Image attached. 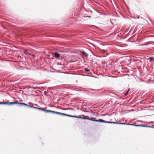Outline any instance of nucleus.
Masks as SVG:
<instances>
[{
	"instance_id": "nucleus-1",
	"label": "nucleus",
	"mask_w": 154,
	"mask_h": 154,
	"mask_svg": "<svg viewBox=\"0 0 154 154\" xmlns=\"http://www.w3.org/2000/svg\"><path fill=\"white\" fill-rule=\"evenodd\" d=\"M31 106V107H33L35 109L42 110L44 111H45V112H50V113H55V114H59V115H61L62 116H69V115H68V114H64V113H62L61 112H57L54 111H53L45 109H43L42 108H38V107H34V106ZM71 117H72V116H71Z\"/></svg>"
},
{
	"instance_id": "nucleus-2",
	"label": "nucleus",
	"mask_w": 154,
	"mask_h": 154,
	"mask_svg": "<svg viewBox=\"0 0 154 154\" xmlns=\"http://www.w3.org/2000/svg\"><path fill=\"white\" fill-rule=\"evenodd\" d=\"M0 104H6L8 105H12L15 104H17L19 105L20 106H21L22 105H24L25 106H26L27 107H31L28 104H27L25 103H18V102H9V103H7V102H5V103H0Z\"/></svg>"
},
{
	"instance_id": "nucleus-3",
	"label": "nucleus",
	"mask_w": 154,
	"mask_h": 154,
	"mask_svg": "<svg viewBox=\"0 0 154 154\" xmlns=\"http://www.w3.org/2000/svg\"><path fill=\"white\" fill-rule=\"evenodd\" d=\"M69 115V116H73V117L70 116V117H73V118H81V119H86L87 117L86 116H84V115H82V116H84V118H82V117H80L79 116H71V115Z\"/></svg>"
},
{
	"instance_id": "nucleus-4",
	"label": "nucleus",
	"mask_w": 154,
	"mask_h": 154,
	"mask_svg": "<svg viewBox=\"0 0 154 154\" xmlns=\"http://www.w3.org/2000/svg\"><path fill=\"white\" fill-rule=\"evenodd\" d=\"M54 55L56 58H58L60 57V54L58 52H55L54 54Z\"/></svg>"
},
{
	"instance_id": "nucleus-5",
	"label": "nucleus",
	"mask_w": 154,
	"mask_h": 154,
	"mask_svg": "<svg viewBox=\"0 0 154 154\" xmlns=\"http://www.w3.org/2000/svg\"><path fill=\"white\" fill-rule=\"evenodd\" d=\"M96 122H105L104 120L102 119H99L98 120H96Z\"/></svg>"
},
{
	"instance_id": "nucleus-6",
	"label": "nucleus",
	"mask_w": 154,
	"mask_h": 154,
	"mask_svg": "<svg viewBox=\"0 0 154 154\" xmlns=\"http://www.w3.org/2000/svg\"><path fill=\"white\" fill-rule=\"evenodd\" d=\"M90 120L92 121H96V118H93V117H92V118H91L90 119Z\"/></svg>"
},
{
	"instance_id": "nucleus-7",
	"label": "nucleus",
	"mask_w": 154,
	"mask_h": 154,
	"mask_svg": "<svg viewBox=\"0 0 154 154\" xmlns=\"http://www.w3.org/2000/svg\"><path fill=\"white\" fill-rule=\"evenodd\" d=\"M83 54L85 55V56H87V54L86 52H84V51H83L82 52Z\"/></svg>"
},
{
	"instance_id": "nucleus-8",
	"label": "nucleus",
	"mask_w": 154,
	"mask_h": 154,
	"mask_svg": "<svg viewBox=\"0 0 154 154\" xmlns=\"http://www.w3.org/2000/svg\"><path fill=\"white\" fill-rule=\"evenodd\" d=\"M149 59L150 60V62H151L153 60V58L152 57H150L149 58Z\"/></svg>"
},
{
	"instance_id": "nucleus-9",
	"label": "nucleus",
	"mask_w": 154,
	"mask_h": 154,
	"mask_svg": "<svg viewBox=\"0 0 154 154\" xmlns=\"http://www.w3.org/2000/svg\"><path fill=\"white\" fill-rule=\"evenodd\" d=\"M85 71L87 72H88L89 71V69H88L87 68H85Z\"/></svg>"
},
{
	"instance_id": "nucleus-10",
	"label": "nucleus",
	"mask_w": 154,
	"mask_h": 154,
	"mask_svg": "<svg viewBox=\"0 0 154 154\" xmlns=\"http://www.w3.org/2000/svg\"><path fill=\"white\" fill-rule=\"evenodd\" d=\"M90 118H89V116H87V118H86V119L89 120H90Z\"/></svg>"
},
{
	"instance_id": "nucleus-11",
	"label": "nucleus",
	"mask_w": 154,
	"mask_h": 154,
	"mask_svg": "<svg viewBox=\"0 0 154 154\" xmlns=\"http://www.w3.org/2000/svg\"><path fill=\"white\" fill-rule=\"evenodd\" d=\"M130 88L128 89V91H127V92H128H128H129V91H130Z\"/></svg>"
},
{
	"instance_id": "nucleus-12",
	"label": "nucleus",
	"mask_w": 154,
	"mask_h": 154,
	"mask_svg": "<svg viewBox=\"0 0 154 154\" xmlns=\"http://www.w3.org/2000/svg\"><path fill=\"white\" fill-rule=\"evenodd\" d=\"M130 88L128 89V91H127V92H128H128H129V91H130Z\"/></svg>"
},
{
	"instance_id": "nucleus-13",
	"label": "nucleus",
	"mask_w": 154,
	"mask_h": 154,
	"mask_svg": "<svg viewBox=\"0 0 154 154\" xmlns=\"http://www.w3.org/2000/svg\"><path fill=\"white\" fill-rule=\"evenodd\" d=\"M130 88L128 89V91H127V92H128H128H129V91H130Z\"/></svg>"
},
{
	"instance_id": "nucleus-14",
	"label": "nucleus",
	"mask_w": 154,
	"mask_h": 154,
	"mask_svg": "<svg viewBox=\"0 0 154 154\" xmlns=\"http://www.w3.org/2000/svg\"><path fill=\"white\" fill-rule=\"evenodd\" d=\"M130 88L128 89V91H127V92H128H128H129V91H130Z\"/></svg>"
},
{
	"instance_id": "nucleus-15",
	"label": "nucleus",
	"mask_w": 154,
	"mask_h": 154,
	"mask_svg": "<svg viewBox=\"0 0 154 154\" xmlns=\"http://www.w3.org/2000/svg\"><path fill=\"white\" fill-rule=\"evenodd\" d=\"M134 125V126H140V125Z\"/></svg>"
},
{
	"instance_id": "nucleus-16",
	"label": "nucleus",
	"mask_w": 154,
	"mask_h": 154,
	"mask_svg": "<svg viewBox=\"0 0 154 154\" xmlns=\"http://www.w3.org/2000/svg\"><path fill=\"white\" fill-rule=\"evenodd\" d=\"M128 94V92H126V93L125 94V96H126V95H127Z\"/></svg>"
},
{
	"instance_id": "nucleus-17",
	"label": "nucleus",
	"mask_w": 154,
	"mask_h": 154,
	"mask_svg": "<svg viewBox=\"0 0 154 154\" xmlns=\"http://www.w3.org/2000/svg\"><path fill=\"white\" fill-rule=\"evenodd\" d=\"M26 54H30H30L29 53H27V52H26Z\"/></svg>"
},
{
	"instance_id": "nucleus-18",
	"label": "nucleus",
	"mask_w": 154,
	"mask_h": 154,
	"mask_svg": "<svg viewBox=\"0 0 154 154\" xmlns=\"http://www.w3.org/2000/svg\"><path fill=\"white\" fill-rule=\"evenodd\" d=\"M29 104H30V105H31V103H30V102H29Z\"/></svg>"
},
{
	"instance_id": "nucleus-19",
	"label": "nucleus",
	"mask_w": 154,
	"mask_h": 154,
	"mask_svg": "<svg viewBox=\"0 0 154 154\" xmlns=\"http://www.w3.org/2000/svg\"><path fill=\"white\" fill-rule=\"evenodd\" d=\"M35 105H36V106H38V105H37V104H35Z\"/></svg>"
},
{
	"instance_id": "nucleus-20",
	"label": "nucleus",
	"mask_w": 154,
	"mask_h": 154,
	"mask_svg": "<svg viewBox=\"0 0 154 154\" xmlns=\"http://www.w3.org/2000/svg\"><path fill=\"white\" fill-rule=\"evenodd\" d=\"M114 123H116V122H114Z\"/></svg>"
},
{
	"instance_id": "nucleus-21",
	"label": "nucleus",
	"mask_w": 154,
	"mask_h": 154,
	"mask_svg": "<svg viewBox=\"0 0 154 154\" xmlns=\"http://www.w3.org/2000/svg\"><path fill=\"white\" fill-rule=\"evenodd\" d=\"M106 122V123H108V122Z\"/></svg>"
}]
</instances>
